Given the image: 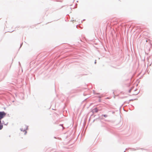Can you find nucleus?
<instances>
[{"mask_svg":"<svg viewBox=\"0 0 152 152\" xmlns=\"http://www.w3.org/2000/svg\"><path fill=\"white\" fill-rule=\"evenodd\" d=\"M6 115V113L4 112H0V130H1L3 128V126L1 123V120L4 118Z\"/></svg>","mask_w":152,"mask_h":152,"instance_id":"obj_1","label":"nucleus"},{"mask_svg":"<svg viewBox=\"0 0 152 152\" xmlns=\"http://www.w3.org/2000/svg\"><path fill=\"white\" fill-rule=\"evenodd\" d=\"M94 110L96 112H97L98 111V109L97 108H96L94 109Z\"/></svg>","mask_w":152,"mask_h":152,"instance_id":"obj_2","label":"nucleus"},{"mask_svg":"<svg viewBox=\"0 0 152 152\" xmlns=\"http://www.w3.org/2000/svg\"><path fill=\"white\" fill-rule=\"evenodd\" d=\"M23 132H24V134H25L26 133V132L25 130Z\"/></svg>","mask_w":152,"mask_h":152,"instance_id":"obj_3","label":"nucleus"},{"mask_svg":"<svg viewBox=\"0 0 152 152\" xmlns=\"http://www.w3.org/2000/svg\"><path fill=\"white\" fill-rule=\"evenodd\" d=\"M104 116V117H106L107 116V115H105Z\"/></svg>","mask_w":152,"mask_h":152,"instance_id":"obj_4","label":"nucleus"}]
</instances>
